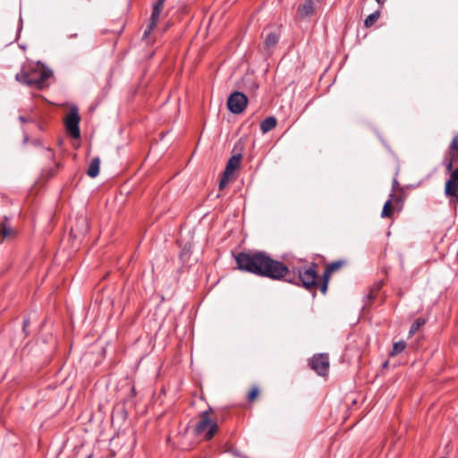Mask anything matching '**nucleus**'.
<instances>
[{
  "mask_svg": "<svg viewBox=\"0 0 458 458\" xmlns=\"http://www.w3.org/2000/svg\"><path fill=\"white\" fill-rule=\"evenodd\" d=\"M53 75V71L48 67H43L41 71V79L35 81L34 78L27 72L17 73L15 76L16 81L21 84L30 87L43 89L46 86V81Z\"/></svg>",
  "mask_w": 458,
  "mask_h": 458,
  "instance_id": "nucleus-2",
  "label": "nucleus"
},
{
  "mask_svg": "<svg viewBox=\"0 0 458 458\" xmlns=\"http://www.w3.org/2000/svg\"><path fill=\"white\" fill-rule=\"evenodd\" d=\"M76 37H77V33H73V34H70V35L68 36V38H76Z\"/></svg>",
  "mask_w": 458,
  "mask_h": 458,
  "instance_id": "nucleus-38",
  "label": "nucleus"
},
{
  "mask_svg": "<svg viewBox=\"0 0 458 458\" xmlns=\"http://www.w3.org/2000/svg\"><path fill=\"white\" fill-rule=\"evenodd\" d=\"M454 162V158H451L449 160H445V165L446 171L451 172L454 170L453 169Z\"/></svg>",
  "mask_w": 458,
  "mask_h": 458,
  "instance_id": "nucleus-25",
  "label": "nucleus"
},
{
  "mask_svg": "<svg viewBox=\"0 0 458 458\" xmlns=\"http://www.w3.org/2000/svg\"><path fill=\"white\" fill-rule=\"evenodd\" d=\"M450 149L455 150L458 153V140L457 137H454L450 144Z\"/></svg>",
  "mask_w": 458,
  "mask_h": 458,
  "instance_id": "nucleus-28",
  "label": "nucleus"
},
{
  "mask_svg": "<svg viewBox=\"0 0 458 458\" xmlns=\"http://www.w3.org/2000/svg\"><path fill=\"white\" fill-rule=\"evenodd\" d=\"M378 4H382L383 2H385L386 0H376Z\"/></svg>",
  "mask_w": 458,
  "mask_h": 458,
  "instance_id": "nucleus-41",
  "label": "nucleus"
},
{
  "mask_svg": "<svg viewBox=\"0 0 458 458\" xmlns=\"http://www.w3.org/2000/svg\"><path fill=\"white\" fill-rule=\"evenodd\" d=\"M343 264H344L343 260H336V261H334L331 264H329L327 268L329 269V271H331L333 273V272L336 271L337 269H339Z\"/></svg>",
  "mask_w": 458,
  "mask_h": 458,
  "instance_id": "nucleus-20",
  "label": "nucleus"
},
{
  "mask_svg": "<svg viewBox=\"0 0 458 458\" xmlns=\"http://www.w3.org/2000/svg\"><path fill=\"white\" fill-rule=\"evenodd\" d=\"M298 13L301 17L304 18L312 15L315 13V4L313 0H305L304 3L299 6Z\"/></svg>",
  "mask_w": 458,
  "mask_h": 458,
  "instance_id": "nucleus-9",
  "label": "nucleus"
},
{
  "mask_svg": "<svg viewBox=\"0 0 458 458\" xmlns=\"http://www.w3.org/2000/svg\"><path fill=\"white\" fill-rule=\"evenodd\" d=\"M441 458H445V457H441Z\"/></svg>",
  "mask_w": 458,
  "mask_h": 458,
  "instance_id": "nucleus-44",
  "label": "nucleus"
},
{
  "mask_svg": "<svg viewBox=\"0 0 458 458\" xmlns=\"http://www.w3.org/2000/svg\"><path fill=\"white\" fill-rule=\"evenodd\" d=\"M152 30H149V25L148 26L147 30L144 31V34H143V37H147L149 32L151 31Z\"/></svg>",
  "mask_w": 458,
  "mask_h": 458,
  "instance_id": "nucleus-35",
  "label": "nucleus"
},
{
  "mask_svg": "<svg viewBox=\"0 0 458 458\" xmlns=\"http://www.w3.org/2000/svg\"><path fill=\"white\" fill-rule=\"evenodd\" d=\"M332 272L329 271V269L327 267V269L325 270L324 274H323V282H326L328 283V280H329V276H330V274Z\"/></svg>",
  "mask_w": 458,
  "mask_h": 458,
  "instance_id": "nucleus-30",
  "label": "nucleus"
},
{
  "mask_svg": "<svg viewBox=\"0 0 458 458\" xmlns=\"http://www.w3.org/2000/svg\"><path fill=\"white\" fill-rule=\"evenodd\" d=\"M285 282L295 284V285H300L299 276L298 277H295V276L286 277Z\"/></svg>",
  "mask_w": 458,
  "mask_h": 458,
  "instance_id": "nucleus-27",
  "label": "nucleus"
},
{
  "mask_svg": "<svg viewBox=\"0 0 458 458\" xmlns=\"http://www.w3.org/2000/svg\"><path fill=\"white\" fill-rule=\"evenodd\" d=\"M445 194L448 197H455L457 199L458 195V182H454V183H449V179L445 182Z\"/></svg>",
  "mask_w": 458,
  "mask_h": 458,
  "instance_id": "nucleus-13",
  "label": "nucleus"
},
{
  "mask_svg": "<svg viewBox=\"0 0 458 458\" xmlns=\"http://www.w3.org/2000/svg\"><path fill=\"white\" fill-rule=\"evenodd\" d=\"M29 140V137L27 135L24 136L23 142L26 143Z\"/></svg>",
  "mask_w": 458,
  "mask_h": 458,
  "instance_id": "nucleus-39",
  "label": "nucleus"
},
{
  "mask_svg": "<svg viewBox=\"0 0 458 458\" xmlns=\"http://www.w3.org/2000/svg\"><path fill=\"white\" fill-rule=\"evenodd\" d=\"M209 411H204L200 413V420L195 427L196 434H202L206 428H208L206 434L207 439H211L218 429L217 423L213 422L208 418Z\"/></svg>",
  "mask_w": 458,
  "mask_h": 458,
  "instance_id": "nucleus-3",
  "label": "nucleus"
},
{
  "mask_svg": "<svg viewBox=\"0 0 458 458\" xmlns=\"http://www.w3.org/2000/svg\"><path fill=\"white\" fill-rule=\"evenodd\" d=\"M393 198H394V192L391 191V193L389 195V199L384 204L382 213H381L382 217H390L391 216V215L393 213V210L391 208Z\"/></svg>",
  "mask_w": 458,
  "mask_h": 458,
  "instance_id": "nucleus-14",
  "label": "nucleus"
},
{
  "mask_svg": "<svg viewBox=\"0 0 458 458\" xmlns=\"http://www.w3.org/2000/svg\"><path fill=\"white\" fill-rule=\"evenodd\" d=\"M229 452H230L233 455H234V456H236V457H241V456H242L241 453H240L237 449L231 448V449L229 450Z\"/></svg>",
  "mask_w": 458,
  "mask_h": 458,
  "instance_id": "nucleus-33",
  "label": "nucleus"
},
{
  "mask_svg": "<svg viewBox=\"0 0 458 458\" xmlns=\"http://www.w3.org/2000/svg\"><path fill=\"white\" fill-rule=\"evenodd\" d=\"M456 172H458V167L456 169H454Z\"/></svg>",
  "mask_w": 458,
  "mask_h": 458,
  "instance_id": "nucleus-43",
  "label": "nucleus"
},
{
  "mask_svg": "<svg viewBox=\"0 0 458 458\" xmlns=\"http://www.w3.org/2000/svg\"><path fill=\"white\" fill-rule=\"evenodd\" d=\"M381 287V284H378L377 286H376V290L378 291Z\"/></svg>",
  "mask_w": 458,
  "mask_h": 458,
  "instance_id": "nucleus-40",
  "label": "nucleus"
},
{
  "mask_svg": "<svg viewBox=\"0 0 458 458\" xmlns=\"http://www.w3.org/2000/svg\"><path fill=\"white\" fill-rule=\"evenodd\" d=\"M310 366L319 376L326 375L329 368L328 356L323 353L314 355L310 360Z\"/></svg>",
  "mask_w": 458,
  "mask_h": 458,
  "instance_id": "nucleus-7",
  "label": "nucleus"
},
{
  "mask_svg": "<svg viewBox=\"0 0 458 458\" xmlns=\"http://www.w3.org/2000/svg\"><path fill=\"white\" fill-rule=\"evenodd\" d=\"M21 29H22V18L21 16L20 17V25L18 27V30H17V35L19 36L21 31Z\"/></svg>",
  "mask_w": 458,
  "mask_h": 458,
  "instance_id": "nucleus-34",
  "label": "nucleus"
},
{
  "mask_svg": "<svg viewBox=\"0 0 458 458\" xmlns=\"http://www.w3.org/2000/svg\"><path fill=\"white\" fill-rule=\"evenodd\" d=\"M278 41H279V34L273 31V32H269L266 36L264 44H265L266 48L270 49V48L274 47L278 43Z\"/></svg>",
  "mask_w": 458,
  "mask_h": 458,
  "instance_id": "nucleus-12",
  "label": "nucleus"
},
{
  "mask_svg": "<svg viewBox=\"0 0 458 458\" xmlns=\"http://www.w3.org/2000/svg\"><path fill=\"white\" fill-rule=\"evenodd\" d=\"M383 366L384 367H387L388 366V361H386Z\"/></svg>",
  "mask_w": 458,
  "mask_h": 458,
  "instance_id": "nucleus-42",
  "label": "nucleus"
},
{
  "mask_svg": "<svg viewBox=\"0 0 458 458\" xmlns=\"http://www.w3.org/2000/svg\"><path fill=\"white\" fill-rule=\"evenodd\" d=\"M165 2V0H157L153 5V9L161 13Z\"/></svg>",
  "mask_w": 458,
  "mask_h": 458,
  "instance_id": "nucleus-24",
  "label": "nucleus"
},
{
  "mask_svg": "<svg viewBox=\"0 0 458 458\" xmlns=\"http://www.w3.org/2000/svg\"><path fill=\"white\" fill-rule=\"evenodd\" d=\"M426 319L422 318H419L413 321V323L411 326V328L409 330V336L413 335L420 327L425 325Z\"/></svg>",
  "mask_w": 458,
  "mask_h": 458,
  "instance_id": "nucleus-15",
  "label": "nucleus"
},
{
  "mask_svg": "<svg viewBox=\"0 0 458 458\" xmlns=\"http://www.w3.org/2000/svg\"><path fill=\"white\" fill-rule=\"evenodd\" d=\"M327 286H328V283L326 282H322V284H320L319 288H320V291L322 293H326L327 291Z\"/></svg>",
  "mask_w": 458,
  "mask_h": 458,
  "instance_id": "nucleus-31",
  "label": "nucleus"
},
{
  "mask_svg": "<svg viewBox=\"0 0 458 458\" xmlns=\"http://www.w3.org/2000/svg\"><path fill=\"white\" fill-rule=\"evenodd\" d=\"M13 233V229L9 226H6L5 225H3L2 226V234L4 238H6Z\"/></svg>",
  "mask_w": 458,
  "mask_h": 458,
  "instance_id": "nucleus-22",
  "label": "nucleus"
},
{
  "mask_svg": "<svg viewBox=\"0 0 458 458\" xmlns=\"http://www.w3.org/2000/svg\"><path fill=\"white\" fill-rule=\"evenodd\" d=\"M258 394H259V388L255 386L251 389V391L248 394L249 401H253L258 396Z\"/></svg>",
  "mask_w": 458,
  "mask_h": 458,
  "instance_id": "nucleus-23",
  "label": "nucleus"
},
{
  "mask_svg": "<svg viewBox=\"0 0 458 458\" xmlns=\"http://www.w3.org/2000/svg\"><path fill=\"white\" fill-rule=\"evenodd\" d=\"M276 125V119L274 116H268L260 123V130L263 133H267Z\"/></svg>",
  "mask_w": 458,
  "mask_h": 458,
  "instance_id": "nucleus-11",
  "label": "nucleus"
},
{
  "mask_svg": "<svg viewBox=\"0 0 458 458\" xmlns=\"http://www.w3.org/2000/svg\"><path fill=\"white\" fill-rule=\"evenodd\" d=\"M315 267L316 265L313 264L308 268L298 269L300 285L304 287L306 290H311L316 288L318 285V273L315 269Z\"/></svg>",
  "mask_w": 458,
  "mask_h": 458,
  "instance_id": "nucleus-4",
  "label": "nucleus"
},
{
  "mask_svg": "<svg viewBox=\"0 0 458 458\" xmlns=\"http://www.w3.org/2000/svg\"><path fill=\"white\" fill-rule=\"evenodd\" d=\"M29 324H30V319L29 318H25L23 320V325H22V330H23L25 335H27L26 327L29 326Z\"/></svg>",
  "mask_w": 458,
  "mask_h": 458,
  "instance_id": "nucleus-32",
  "label": "nucleus"
},
{
  "mask_svg": "<svg viewBox=\"0 0 458 458\" xmlns=\"http://www.w3.org/2000/svg\"><path fill=\"white\" fill-rule=\"evenodd\" d=\"M241 160H242L241 154H236V155L232 156L226 164L224 173L228 175H232L235 172V170L239 168Z\"/></svg>",
  "mask_w": 458,
  "mask_h": 458,
  "instance_id": "nucleus-8",
  "label": "nucleus"
},
{
  "mask_svg": "<svg viewBox=\"0 0 458 458\" xmlns=\"http://www.w3.org/2000/svg\"><path fill=\"white\" fill-rule=\"evenodd\" d=\"M160 13H161L160 12L153 9L152 13H151V18H150L151 21L149 23V30H152L156 26V24L159 19Z\"/></svg>",
  "mask_w": 458,
  "mask_h": 458,
  "instance_id": "nucleus-19",
  "label": "nucleus"
},
{
  "mask_svg": "<svg viewBox=\"0 0 458 458\" xmlns=\"http://www.w3.org/2000/svg\"><path fill=\"white\" fill-rule=\"evenodd\" d=\"M99 166H100V158L98 157H95L91 159L89 168L87 170V174L90 178H95L99 174Z\"/></svg>",
  "mask_w": 458,
  "mask_h": 458,
  "instance_id": "nucleus-10",
  "label": "nucleus"
},
{
  "mask_svg": "<svg viewBox=\"0 0 458 458\" xmlns=\"http://www.w3.org/2000/svg\"><path fill=\"white\" fill-rule=\"evenodd\" d=\"M451 174H450V178H449V183H454V182H458V172H456L455 170H453L450 172Z\"/></svg>",
  "mask_w": 458,
  "mask_h": 458,
  "instance_id": "nucleus-26",
  "label": "nucleus"
},
{
  "mask_svg": "<svg viewBox=\"0 0 458 458\" xmlns=\"http://www.w3.org/2000/svg\"><path fill=\"white\" fill-rule=\"evenodd\" d=\"M229 176L228 174L223 173V176L219 182V190H223L228 183V180H229Z\"/></svg>",
  "mask_w": 458,
  "mask_h": 458,
  "instance_id": "nucleus-21",
  "label": "nucleus"
},
{
  "mask_svg": "<svg viewBox=\"0 0 458 458\" xmlns=\"http://www.w3.org/2000/svg\"><path fill=\"white\" fill-rule=\"evenodd\" d=\"M248 98L240 91L233 92L227 99V108L233 114H241L247 106Z\"/></svg>",
  "mask_w": 458,
  "mask_h": 458,
  "instance_id": "nucleus-5",
  "label": "nucleus"
},
{
  "mask_svg": "<svg viewBox=\"0 0 458 458\" xmlns=\"http://www.w3.org/2000/svg\"><path fill=\"white\" fill-rule=\"evenodd\" d=\"M19 121L21 122V123H26L28 120L24 116L20 115L19 116Z\"/></svg>",
  "mask_w": 458,
  "mask_h": 458,
  "instance_id": "nucleus-36",
  "label": "nucleus"
},
{
  "mask_svg": "<svg viewBox=\"0 0 458 458\" xmlns=\"http://www.w3.org/2000/svg\"><path fill=\"white\" fill-rule=\"evenodd\" d=\"M235 261L239 270L273 280H281L289 273L286 265L273 259L265 251L240 252Z\"/></svg>",
  "mask_w": 458,
  "mask_h": 458,
  "instance_id": "nucleus-1",
  "label": "nucleus"
},
{
  "mask_svg": "<svg viewBox=\"0 0 458 458\" xmlns=\"http://www.w3.org/2000/svg\"><path fill=\"white\" fill-rule=\"evenodd\" d=\"M406 344L404 341H399L397 343H394L393 345V349L390 352L391 356H395L399 353H401L405 349Z\"/></svg>",
  "mask_w": 458,
  "mask_h": 458,
  "instance_id": "nucleus-17",
  "label": "nucleus"
},
{
  "mask_svg": "<svg viewBox=\"0 0 458 458\" xmlns=\"http://www.w3.org/2000/svg\"><path fill=\"white\" fill-rule=\"evenodd\" d=\"M380 13L379 11H376L370 13L364 21L365 27H371L379 18Z\"/></svg>",
  "mask_w": 458,
  "mask_h": 458,
  "instance_id": "nucleus-16",
  "label": "nucleus"
},
{
  "mask_svg": "<svg viewBox=\"0 0 458 458\" xmlns=\"http://www.w3.org/2000/svg\"><path fill=\"white\" fill-rule=\"evenodd\" d=\"M43 67H46L41 62L36 64V70L32 71L30 74L34 78L35 81L41 79V71Z\"/></svg>",
  "mask_w": 458,
  "mask_h": 458,
  "instance_id": "nucleus-18",
  "label": "nucleus"
},
{
  "mask_svg": "<svg viewBox=\"0 0 458 458\" xmlns=\"http://www.w3.org/2000/svg\"><path fill=\"white\" fill-rule=\"evenodd\" d=\"M396 185H398V182H397V180H396V179H394V182H393V189H394V187H395ZM392 191H394V190H392Z\"/></svg>",
  "mask_w": 458,
  "mask_h": 458,
  "instance_id": "nucleus-37",
  "label": "nucleus"
},
{
  "mask_svg": "<svg viewBox=\"0 0 458 458\" xmlns=\"http://www.w3.org/2000/svg\"><path fill=\"white\" fill-rule=\"evenodd\" d=\"M376 297L375 293H374V289L370 290V292L365 295L364 297V301L367 302V301H372L374 298Z\"/></svg>",
  "mask_w": 458,
  "mask_h": 458,
  "instance_id": "nucleus-29",
  "label": "nucleus"
},
{
  "mask_svg": "<svg viewBox=\"0 0 458 458\" xmlns=\"http://www.w3.org/2000/svg\"><path fill=\"white\" fill-rule=\"evenodd\" d=\"M66 131L74 139L80 138L81 132L79 128L80 115L76 106H72L70 112L64 120Z\"/></svg>",
  "mask_w": 458,
  "mask_h": 458,
  "instance_id": "nucleus-6",
  "label": "nucleus"
}]
</instances>
